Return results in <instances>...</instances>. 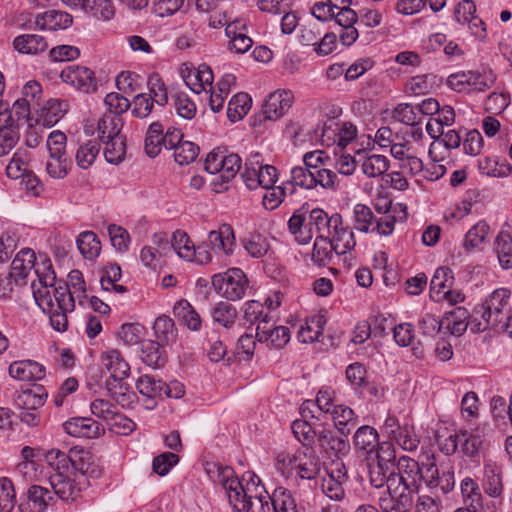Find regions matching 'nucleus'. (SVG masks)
Returning <instances> with one entry per match:
<instances>
[{
	"instance_id": "052dcab7",
	"label": "nucleus",
	"mask_w": 512,
	"mask_h": 512,
	"mask_svg": "<svg viewBox=\"0 0 512 512\" xmlns=\"http://www.w3.org/2000/svg\"><path fill=\"white\" fill-rule=\"evenodd\" d=\"M71 168V160L67 155H50L46 162V171L54 179L64 178Z\"/></svg>"
},
{
	"instance_id": "58836bf2",
	"label": "nucleus",
	"mask_w": 512,
	"mask_h": 512,
	"mask_svg": "<svg viewBox=\"0 0 512 512\" xmlns=\"http://www.w3.org/2000/svg\"><path fill=\"white\" fill-rule=\"evenodd\" d=\"M185 82L194 93L199 94L207 87L212 89L213 73L208 66L203 65L197 71L189 73Z\"/></svg>"
},
{
	"instance_id": "2eb2a0df",
	"label": "nucleus",
	"mask_w": 512,
	"mask_h": 512,
	"mask_svg": "<svg viewBox=\"0 0 512 512\" xmlns=\"http://www.w3.org/2000/svg\"><path fill=\"white\" fill-rule=\"evenodd\" d=\"M196 9L202 13L211 14L209 17V26L211 28H220L230 20L228 16V0H195Z\"/></svg>"
},
{
	"instance_id": "b1692460",
	"label": "nucleus",
	"mask_w": 512,
	"mask_h": 512,
	"mask_svg": "<svg viewBox=\"0 0 512 512\" xmlns=\"http://www.w3.org/2000/svg\"><path fill=\"white\" fill-rule=\"evenodd\" d=\"M13 47L22 54L36 55L48 48L46 39L37 34H22L15 37Z\"/></svg>"
},
{
	"instance_id": "bb28decb",
	"label": "nucleus",
	"mask_w": 512,
	"mask_h": 512,
	"mask_svg": "<svg viewBox=\"0 0 512 512\" xmlns=\"http://www.w3.org/2000/svg\"><path fill=\"white\" fill-rule=\"evenodd\" d=\"M53 499L48 489L33 485L28 489L25 509L29 512H44Z\"/></svg>"
},
{
	"instance_id": "7ed1b4c3",
	"label": "nucleus",
	"mask_w": 512,
	"mask_h": 512,
	"mask_svg": "<svg viewBox=\"0 0 512 512\" xmlns=\"http://www.w3.org/2000/svg\"><path fill=\"white\" fill-rule=\"evenodd\" d=\"M397 472L393 469L387 491H403L411 496L418 493L423 473L420 463L408 456H402L396 463Z\"/></svg>"
},
{
	"instance_id": "8fccbe9b",
	"label": "nucleus",
	"mask_w": 512,
	"mask_h": 512,
	"mask_svg": "<svg viewBox=\"0 0 512 512\" xmlns=\"http://www.w3.org/2000/svg\"><path fill=\"white\" fill-rule=\"evenodd\" d=\"M211 315L216 323L225 328H231L237 319L238 311L232 304L221 301L215 305Z\"/></svg>"
},
{
	"instance_id": "a19ab883",
	"label": "nucleus",
	"mask_w": 512,
	"mask_h": 512,
	"mask_svg": "<svg viewBox=\"0 0 512 512\" xmlns=\"http://www.w3.org/2000/svg\"><path fill=\"white\" fill-rule=\"evenodd\" d=\"M77 247L85 259H95L101 251V243L92 231L82 232L77 238Z\"/></svg>"
},
{
	"instance_id": "6ab92c4d",
	"label": "nucleus",
	"mask_w": 512,
	"mask_h": 512,
	"mask_svg": "<svg viewBox=\"0 0 512 512\" xmlns=\"http://www.w3.org/2000/svg\"><path fill=\"white\" fill-rule=\"evenodd\" d=\"M208 241L215 252L231 255L236 247L233 228L229 224H223L218 230H212L208 234Z\"/></svg>"
},
{
	"instance_id": "bf43d9fd",
	"label": "nucleus",
	"mask_w": 512,
	"mask_h": 512,
	"mask_svg": "<svg viewBox=\"0 0 512 512\" xmlns=\"http://www.w3.org/2000/svg\"><path fill=\"white\" fill-rule=\"evenodd\" d=\"M149 93L148 97L158 104L165 106L168 103L167 87L159 74L153 73L148 77L147 81Z\"/></svg>"
},
{
	"instance_id": "603ef678",
	"label": "nucleus",
	"mask_w": 512,
	"mask_h": 512,
	"mask_svg": "<svg viewBox=\"0 0 512 512\" xmlns=\"http://www.w3.org/2000/svg\"><path fill=\"white\" fill-rule=\"evenodd\" d=\"M163 125L160 122H153L146 133L145 137V151L150 157H156L160 151L163 143Z\"/></svg>"
},
{
	"instance_id": "09e8293b",
	"label": "nucleus",
	"mask_w": 512,
	"mask_h": 512,
	"mask_svg": "<svg viewBox=\"0 0 512 512\" xmlns=\"http://www.w3.org/2000/svg\"><path fill=\"white\" fill-rule=\"evenodd\" d=\"M136 388L143 397H159L163 399L164 381L152 375H142L136 382Z\"/></svg>"
},
{
	"instance_id": "dca6fc26",
	"label": "nucleus",
	"mask_w": 512,
	"mask_h": 512,
	"mask_svg": "<svg viewBox=\"0 0 512 512\" xmlns=\"http://www.w3.org/2000/svg\"><path fill=\"white\" fill-rule=\"evenodd\" d=\"M256 339L259 342H267L270 349H283L290 340V330L286 326H278L271 329L270 323L256 328Z\"/></svg>"
},
{
	"instance_id": "5fc2aeb1",
	"label": "nucleus",
	"mask_w": 512,
	"mask_h": 512,
	"mask_svg": "<svg viewBox=\"0 0 512 512\" xmlns=\"http://www.w3.org/2000/svg\"><path fill=\"white\" fill-rule=\"evenodd\" d=\"M354 228L360 232L371 233L375 216L370 207L356 204L353 209Z\"/></svg>"
},
{
	"instance_id": "0eeeda50",
	"label": "nucleus",
	"mask_w": 512,
	"mask_h": 512,
	"mask_svg": "<svg viewBox=\"0 0 512 512\" xmlns=\"http://www.w3.org/2000/svg\"><path fill=\"white\" fill-rule=\"evenodd\" d=\"M489 448L484 430L477 427L473 430H460V452L470 458L471 460L478 461L481 456H484Z\"/></svg>"
},
{
	"instance_id": "5701e85b",
	"label": "nucleus",
	"mask_w": 512,
	"mask_h": 512,
	"mask_svg": "<svg viewBox=\"0 0 512 512\" xmlns=\"http://www.w3.org/2000/svg\"><path fill=\"white\" fill-rule=\"evenodd\" d=\"M454 281L453 273L448 267L438 268L430 282V297L434 301H441L443 295H451V288Z\"/></svg>"
},
{
	"instance_id": "6e6d98bb",
	"label": "nucleus",
	"mask_w": 512,
	"mask_h": 512,
	"mask_svg": "<svg viewBox=\"0 0 512 512\" xmlns=\"http://www.w3.org/2000/svg\"><path fill=\"white\" fill-rule=\"evenodd\" d=\"M72 461L70 464V468H73L75 471L80 472L82 475L87 476H97L99 471L97 468L90 462L91 456L89 452L84 450H75L71 449Z\"/></svg>"
},
{
	"instance_id": "680f3d73",
	"label": "nucleus",
	"mask_w": 512,
	"mask_h": 512,
	"mask_svg": "<svg viewBox=\"0 0 512 512\" xmlns=\"http://www.w3.org/2000/svg\"><path fill=\"white\" fill-rule=\"evenodd\" d=\"M469 317L468 311L463 307H456L446 313L447 327L454 335H462L467 329L466 320Z\"/></svg>"
},
{
	"instance_id": "49530a36",
	"label": "nucleus",
	"mask_w": 512,
	"mask_h": 512,
	"mask_svg": "<svg viewBox=\"0 0 512 512\" xmlns=\"http://www.w3.org/2000/svg\"><path fill=\"white\" fill-rule=\"evenodd\" d=\"M251 107V98L247 93H237L228 102L227 117L236 122L242 119Z\"/></svg>"
},
{
	"instance_id": "f704fd0d",
	"label": "nucleus",
	"mask_w": 512,
	"mask_h": 512,
	"mask_svg": "<svg viewBox=\"0 0 512 512\" xmlns=\"http://www.w3.org/2000/svg\"><path fill=\"white\" fill-rule=\"evenodd\" d=\"M471 92H485L491 89L497 81V75L491 68L481 70H469Z\"/></svg>"
},
{
	"instance_id": "393cba45",
	"label": "nucleus",
	"mask_w": 512,
	"mask_h": 512,
	"mask_svg": "<svg viewBox=\"0 0 512 512\" xmlns=\"http://www.w3.org/2000/svg\"><path fill=\"white\" fill-rule=\"evenodd\" d=\"M390 498L380 497L379 506L382 512H409L413 505V498L403 491H387Z\"/></svg>"
},
{
	"instance_id": "69168bd1",
	"label": "nucleus",
	"mask_w": 512,
	"mask_h": 512,
	"mask_svg": "<svg viewBox=\"0 0 512 512\" xmlns=\"http://www.w3.org/2000/svg\"><path fill=\"white\" fill-rule=\"evenodd\" d=\"M274 506V512H299L293 494L284 487L274 490Z\"/></svg>"
},
{
	"instance_id": "338daca9",
	"label": "nucleus",
	"mask_w": 512,
	"mask_h": 512,
	"mask_svg": "<svg viewBox=\"0 0 512 512\" xmlns=\"http://www.w3.org/2000/svg\"><path fill=\"white\" fill-rule=\"evenodd\" d=\"M100 146L96 141H88L81 145L76 152V163L81 169L89 168L95 161Z\"/></svg>"
},
{
	"instance_id": "c03bdc74",
	"label": "nucleus",
	"mask_w": 512,
	"mask_h": 512,
	"mask_svg": "<svg viewBox=\"0 0 512 512\" xmlns=\"http://www.w3.org/2000/svg\"><path fill=\"white\" fill-rule=\"evenodd\" d=\"M171 246L180 258L193 261L195 245L186 232L182 230L175 231L172 235Z\"/></svg>"
},
{
	"instance_id": "ddd939ff",
	"label": "nucleus",
	"mask_w": 512,
	"mask_h": 512,
	"mask_svg": "<svg viewBox=\"0 0 512 512\" xmlns=\"http://www.w3.org/2000/svg\"><path fill=\"white\" fill-rule=\"evenodd\" d=\"M322 464L314 447L299 448L296 450L295 471L300 478L307 480L316 478L321 470Z\"/></svg>"
},
{
	"instance_id": "3c124183",
	"label": "nucleus",
	"mask_w": 512,
	"mask_h": 512,
	"mask_svg": "<svg viewBox=\"0 0 512 512\" xmlns=\"http://www.w3.org/2000/svg\"><path fill=\"white\" fill-rule=\"evenodd\" d=\"M304 223L305 216L298 211L294 212L288 220V229L299 244H307L313 236L311 229L306 227Z\"/></svg>"
},
{
	"instance_id": "de8ad7c7",
	"label": "nucleus",
	"mask_w": 512,
	"mask_h": 512,
	"mask_svg": "<svg viewBox=\"0 0 512 512\" xmlns=\"http://www.w3.org/2000/svg\"><path fill=\"white\" fill-rule=\"evenodd\" d=\"M353 440L357 449L370 453L378 444V433L373 427L363 425L356 430Z\"/></svg>"
},
{
	"instance_id": "4be33fe9",
	"label": "nucleus",
	"mask_w": 512,
	"mask_h": 512,
	"mask_svg": "<svg viewBox=\"0 0 512 512\" xmlns=\"http://www.w3.org/2000/svg\"><path fill=\"white\" fill-rule=\"evenodd\" d=\"M72 22L73 18L68 12L58 10H48L35 18L36 26L42 30L66 29Z\"/></svg>"
},
{
	"instance_id": "a878e982",
	"label": "nucleus",
	"mask_w": 512,
	"mask_h": 512,
	"mask_svg": "<svg viewBox=\"0 0 512 512\" xmlns=\"http://www.w3.org/2000/svg\"><path fill=\"white\" fill-rule=\"evenodd\" d=\"M329 240L333 244L335 253L337 255H343L347 252H350L355 248L356 245L353 231H351L349 227L343 226L342 219L341 224H339L336 229L331 231Z\"/></svg>"
},
{
	"instance_id": "4c0bfd02",
	"label": "nucleus",
	"mask_w": 512,
	"mask_h": 512,
	"mask_svg": "<svg viewBox=\"0 0 512 512\" xmlns=\"http://www.w3.org/2000/svg\"><path fill=\"white\" fill-rule=\"evenodd\" d=\"M261 155L259 153L251 154L245 162L244 169L240 172V178L245 186L250 190L260 187L259 167Z\"/></svg>"
},
{
	"instance_id": "1a4fd4ad",
	"label": "nucleus",
	"mask_w": 512,
	"mask_h": 512,
	"mask_svg": "<svg viewBox=\"0 0 512 512\" xmlns=\"http://www.w3.org/2000/svg\"><path fill=\"white\" fill-rule=\"evenodd\" d=\"M49 260L44 258L40 262H37L35 252L30 248H23L20 250L11 264V270L14 272L16 278V286H23L27 283L28 275L31 270L34 269V273L37 276V269L40 264Z\"/></svg>"
},
{
	"instance_id": "4d7b16f0",
	"label": "nucleus",
	"mask_w": 512,
	"mask_h": 512,
	"mask_svg": "<svg viewBox=\"0 0 512 512\" xmlns=\"http://www.w3.org/2000/svg\"><path fill=\"white\" fill-rule=\"evenodd\" d=\"M391 472H393V469L373 460L368 463L369 481L375 488H383L386 486L387 489L391 478Z\"/></svg>"
},
{
	"instance_id": "f3484780",
	"label": "nucleus",
	"mask_w": 512,
	"mask_h": 512,
	"mask_svg": "<svg viewBox=\"0 0 512 512\" xmlns=\"http://www.w3.org/2000/svg\"><path fill=\"white\" fill-rule=\"evenodd\" d=\"M341 215L334 213L331 216L320 208L313 209L309 215V229L318 233L317 236L330 237L331 231L341 224Z\"/></svg>"
},
{
	"instance_id": "473e14b6",
	"label": "nucleus",
	"mask_w": 512,
	"mask_h": 512,
	"mask_svg": "<svg viewBox=\"0 0 512 512\" xmlns=\"http://www.w3.org/2000/svg\"><path fill=\"white\" fill-rule=\"evenodd\" d=\"M335 249L329 237L316 236L311 259L318 267L329 265L334 257Z\"/></svg>"
},
{
	"instance_id": "9d476101",
	"label": "nucleus",
	"mask_w": 512,
	"mask_h": 512,
	"mask_svg": "<svg viewBox=\"0 0 512 512\" xmlns=\"http://www.w3.org/2000/svg\"><path fill=\"white\" fill-rule=\"evenodd\" d=\"M475 12V4L471 0H463L456 6L454 17L459 24L467 25L474 36L482 39L486 37L485 24Z\"/></svg>"
},
{
	"instance_id": "c85d7f7f",
	"label": "nucleus",
	"mask_w": 512,
	"mask_h": 512,
	"mask_svg": "<svg viewBox=\"0 0 512 512\" xmlns=\"http://www.w3.org/2000/svg\"><path fill=\"white\" fill-rule=\"evenodd\" d=\"M483 489L491 497H499L503 492L501 468L491 461L484 464Z\"/></svg>"
},
{
	"instance_id": "0e129e2a",
	"label": "nucleus",
	"mask_w": 512,
	"mask_h": 512,
	"mask_svg": "<svg viewBox=\"0 0 512 512\" xmlns=\"http://www.w3.org/2000/svg\"><path fill=\"white\" fill-rule=\"evenodd\" d=\"M68 104L59 99H49L43 107L44 122L52 126L56 124L66 113Z\"/></svg>"
},
{
	"instance_id": "a211bd4d",
	"label": "nucleus",
	"mask_w": 512,
	"mask_h": 512,
	"mask_svg": "<svg viewBox=\"0 0 512 512\" xmlns=\"http://www.w3.org/2000/svg\"><path fill=\"white\" fill-rule=\"evenodd\" d=\"M9 375L20 381H37L45 377V368L33 360L14 361L9 366Z\"/></svg>"
},
{
	"instance_id": "774afa93",
	"label": "nucleus",
	"mask_w": 512,
	"mask_h": 512,
	"mask_svg": "<svg viewBox=\"0 0 512 512\" xmlns=\"http://www.w3.org/2000/svg\"><path fill=\"white\" fill-rule=\"evenodd\" d=\"M490 231L489 225L485 221H479L473 225L465 235V249H474L484 242Z\"/></svg>"
},
{
	"instance_id": "79ce46f5",
	"label": "nucleus",
	"mask_w": 512,
	"mask_h": 512,
	"mask_svg": "<svg viewBox=\"0 0 512 512\" xmlns=\"http://www.w3.org/2000/svg\"><path fill=\"white\" fill-rule=\"evenodd\" d=\"M291 429L294 437L303 445L302 448L313 447L318 437V431L307 420H294Z\"/></svg>"
},
{
	"instance_id": "aec40b11",
	"label": "nucleus",
	"mask_w": 512,
	"mask_h": 512,
	"mask_svg": "<svg viewBox=\"0 0 512 512\" xmlns=\"http://www.w3.org/2000/svg\"><path fill=\"white\" fill-rule=\"evenodd\" d=\"M49 482L54 493L63 501H74L80 496V486L66 474H51Z\"/></svg>"
},
{
	"instance_id": "39448f33",
	"label": "nucleus",
	"mask_w": 512,
	"mask_h": 512,
	"mask_svg": "<svg viewBox=\"0 0 512 512\" xmlns=\"http://www.w3.org/2000/svg\"><path fill=\"white\" fill-rule=\"evenodd\" d=\"M234 471L231 467H218L217 479L226 490L229 503L235 512H250L252 503L246 498L244 486L234 477Z\"/></svg>"
},
{
	"instance_id": "f8f14e48",
	"label": "nucleus",
	"mask_w": 512,
	"mask_h": 512,
	"mask_svg": "<svg viewBox=\"0 0 512 512\" xmlns=\"http://www.w3.org/2000/svg\"><path fill=\"white\" fill-rule=\"evenodd\" d=\"M348 434L336 433L335 431L323 428L318 431L317 443L322 452L329 457L348 453L350 444Z\"/></svg>"
},
{
	"instance_id": "864d4df0",
	"label": "nucleus",
	"mask_w": 512,
	"mask_h": 512,
	"mask_svg": "<svg viewBox=\"0 0 512 512\" xmlns=\"http://www.w3.org/2000/svg\"><path fill=\"white\" fill-rule=\"evenodd\" d=\"M460 488L468 507L479 510L482 507V494L478 484L472 478L466 477L462 480Z\"/></svg>"
},
{
	"instance_id": "c756f323",
	"label": "nucleus",
	"mask_w": 512,
	"mask_h": 512,
	"mask_svg": "<svg viewBox=\"0 0 512 512\" xmlns=\"http://www.w3.org/2000/svg\"><path fill=\"white\" fill-rule=\"evenodd\" d=\"M101 364L110 373L108 379L125 380L130 374V365L121 354H102Z\"/></svg>"
},
{
	"instance_id": "a18cd8bd",
	"label": "nucleus",
	"mask_w": 512,
	"mask_h": 512,
	"mask_svg": "<svg viewBox=\"0 0 512 512\" xmlns=\"http://www.w3.org/2000/svg\"><path fill=\"white\" fill-rule=\"evenodd\" d=\"M106 387L110 396L122 407L132 403L135 394L129 391V386L124 380L107 379Z\"/></svg>"
},
{
	"instance_id": "72a5a7b5",
	"label": "nucleus",
	"mask_w": 512,
	"mask_h": 512,
	"mask_svg": "<svg viewBox=\"0 0 512 512\" xmlns=\"http://www.w3.org/2000/svg\"><path fill=\"white\" fill-rule=\"evenodd\" d=\"M494 249L497 254L499 263L502 268L509 269L512 267V236L510 233L502 229L494 244Z\"/></svg>"
},
{
	"instance_id": "f03ea898",
	"label": "nucleus",
	"mask_w": 512,
	"mask_h": 512,
	"mask_svg": "<svg viewBox=\"0 0 512 512\" xmlns=\"http://www.w3.org/2000/svg\"><path fill=\"white\" fill-rule=\"evenodd\" d=\"M475 314H480L487 326L497 331H502L512 337V305L511 292L505 288L493 291L479 308H475Z\"/></svg>"
},
{
	"instance_id": "20e7f679",
	"label": "nucleus",
	"mask_w": 512,
	"mask_h": 512,
	"mask_svg": "<svg viewBox=\"0 0 512 512\" xmlns=\"http://www.w3.org/2000/svg\"><path fill=\"white\" fill-rule=\"evenodd\" d=\"M211 283L219 295L230 301L242 299L249 284L247 276L239 268L213 275Z\"/></svg>"
},
{
	"instance_id": "4468645a",
	"label": "nucleus",
	"mask_w": 512,
	"mask_h": 512,
	"mask_svg": "<svg viewBox=\"0 0 512 512\" xmlns=\"http://www.w3.org/2000/svg\"><path fill=\"white\" fill-rule=\"evenodd\" d=\"M65 432L73 437L97 438L105 432L104 427L89 417H73L64 422Z\"/></svg>"
},
{
	"instance_id": "c9c22d12",
	"label": "nucleus",
	"mask_w": 512,
	"mask_h": 512,
	"mask_svg": "<svg viewBox=\"0 0 512 512\" xmlns=\"http://www.w3.org/2000/svg\"><path fill=\"white\" fill-rule=\"evenodd\" d=\"M478 169L481 174L489 177H506L509 175L511 168L505 159L498 157L486 156L478 161Z\"/></svg>"
},
{
	"instance_id": "2f4dec72",
	"label": "nucleus",
	"mask_w": 512,
	"mask_h": 512,
	"mask_svg": "<svg viewBox=\"0 0 512 512\" xmlns=\"http://www.w3.org/2000/svg\"><path fill=\"white\" fill-rule=\"evenodd\" d=\"M329 413L332 415L334 424L341 434H349L351 429L357 424V417L348 406L342 404L333 406Z\"/></svg>"
},
{
	"instance_id": "13d9d810",
	"label": "nucleus",
	"mask_w": 512,
	"mask_h": 512,
	"mask_svg": "<svg viewBox=\"0 0 512 512\" xmlns=\"http://www.w3.org/2000/svg\"><path fill=\"white\" fill-rule=\"evenodd\" d=\"M103 143L105 144L104 156L107 162L119 164L123 161L126 154V142L123 135Z\"/></svg>"
},
{
	"instance_id": "7c9ffc66",
	"label": "nucleus",
	"mask_w": 512,
	"mask_h": 512,
	"mask_svg": "<svg viewBox=\"0 0 512 512\" xmlns=\"http://www.w3.org/2000/svg\"><path fill=\"white\" fill-rule=\"evenodd\" d=\"M123 121L114 114H104L98 121V137L102 142L122 136Z\"/></svg>"
},
{
	"instance_id": "37998d69",
	"label": "nucleus",
	"mask_w": 512,
	"mask_h": 512,
	"mask_svg": "<svg viewBox=\"0 0 512 512\" xmlns=\"http://www.w3.org/2000/svg\"><path fill=\"white\" fill-rule=\"evenodd\" d=\"M243 318L249 324L258 323L257 327L268 324L271 321V317L268 313L264 312V304L256 300H250L243 305Z\"/></svg>"
},
{
	"instance_id": "e433bc0d",
	"label": "nucleus",
	"mask_w": 512,
	"mask_h": 512,
	"mask_svg": "<svg viewBox=\"0 0 512 512\" xmlns=\"http://www.w3.org/2000/svg\"><path fill=\"white\" fill-rule=\"evenodd\" d=\"M47 393L42 387L21 391L16 397V404L22 409L38 410L46 401Z\"/></svg>"
},
{
	"instance_id": "f257e3e1",
	"label": "nucleus",
	"mask_w": 512,
	"mask_h": 512,
	"mask_svg": "<svg viewBox=\"0 0 512 512\" xmlns=\"http://www.w3.org/2000/svg\"><path fill=\"white\" fill-rule=\"evenodd\" d=\"M31 290L36 304L43 312L53 310V300L64 311H74L76 302L86 308L89 298L82 272L74 269L68 274L67 284H57L51 260L39 265L37 278L31 282Z\"/></svg>"
},
{
	"instance_id": "6e6552de",
	"label": "nucleus",
	"mask_w": 512,
	"mask_h": 512,
	"mask_svg": "<svg viewBox=\"0 0 512 512\" xmlns=\"http://www.w3.org/2000/svg\"><path fill=\"white\" fill-rule=\"evenodd\" d=\"M294 103V94L291 90L278 89L270 93L262 107L265 119L277 120L284 116Z\"/></svg>"
},
{
	"instance_id": "e2e57ef3",
	"label": "nucleus",
	"mask_w": 512,
	"mask_h": 512,
	"mask_svg": "<svg viewBox=\"0 0 512 512\" xmlns=\"http://www.w3.org/2000/svg\"><path fill=\"white\" fill-rule=\"evenodd\" d=\"M421 463L420 467L423 473V480L430 487H437V479L439 477V471L435 464L434 454L430 451H423L420 455Z\"/></svg>"
},
{
	"instance_id": "423d86ee",
	"label": "nucleus",
	"mask_w": 512,
	"mask_h": 512,
	"mask_svg": "<svg viewBox=\"0 0 512 512\" xmlns=\"http://www.w3.org/2000/svg\"><path fill=\"white\" fill-rule=\"evenodd\" d=\"M60 78L64 83L82 93H94L97 90L95 73L88 67L69 65L65 67Z\"/></svg>"
},
{
	"instance_id": "412c9836",
	"label": "nucleus",
	"mask_w": 512,
	"mask_h": 512,
	"mask_svg": "<svg viewBox=\"0 0 512 512\" xmlns=\"http://www.w3.org/2000/svg\"><path fill=\"white\" fill-rule=\"evenodd\" d=\"M153 330L155 335V341H153L152 343H155L157 347H152L151 349H155L156 352L160 348L170 346L176 340L174 322L170 317L166 315H161L158 318H156L153 325Z\"/></svg>"
},
{
	"instance_id": "9b49d317",
	"label": "nucleus",
	"mask_w": 512,
	"mask_h": 512,
	"mask_svg": "<svg viewBox=\"0 0 512 512\" xmlns=\"http://www.w3.org/2000/svg\"><path fill=\"white\" fill-rule=\"evenodd\" d=\"M19 141L16 120L8 108L0 105V157L10 153Z\"/></svg>"
},
{
	"instance_id": "cd10ccee",
	"label": "nucleus",
	"mask_w": 512,
	"mask_h": 512,
	"mask_svg": "<svg viewBox=\"0 0 512 512\" xmlns=\"http://www.w3.org/2000/svg\"><path fill=\"white\" fill-rule=\"evenodd\" d=\"M173 314L188 329L198 331L201 328L200 315L187 300L177 301L173 307Z\"/></svg>"
},
{
	"instance_id": "ea45409f",
	"label": "nucleus",
	"mask_w": 512,
	"mask_h": 512,
	"mask_svg": "<svg viewBox=\"0 0 512 512\" xmlns=\"http://www.w3.org/2000/svg\"><path fill=\"white\" fill-rule=\"evenodd\" d=\"M361 169L367 177H379L389 169V159L379 154L365 155L361 163Z\"/></svg>"
}]
</instances>
